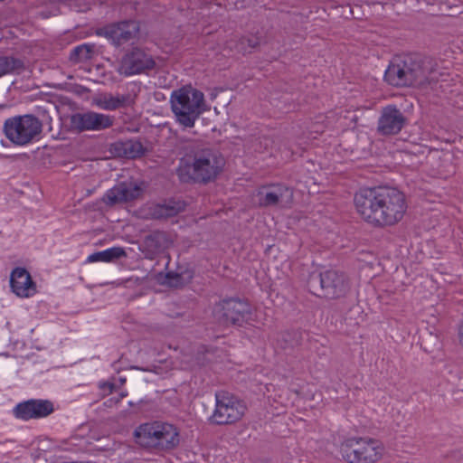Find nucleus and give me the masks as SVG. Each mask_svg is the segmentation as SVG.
I'll return each instance as SVG.
<instances>
[{
    "instance_id": "1",
    "label": "nucleus",
    "mask_w": 463,
    "mask_h": 463,
    "mask_svg": "<svg viewBox=\"0 0 463 463\" xmlns=\"http://www.w3.org/2000/svg\"><path fill=\"white\" fill-rule=\"evenodd\" d=\"M354 203L362 220L374 228L396 225L408 208L405 194L389 186L361 189L354 194Z\"/></svg>"
},
{
    "instance_id": "2",
    "label": "nucleus",
    "mask_w": 463,
    "mask_h": 463,
    "mask_svg": "<svg viewBox=\"0 0 463 463\" xmlns=\"http://www.w3.org/2000/svg\"><path fill=\"white\" fill-rule=\"evenodd\" d=\"M224 165L220 152L203 144H194L180 159L176 174L182 183L205 184L217 178Z\"/></svg>"
},
{
    "instance_id": "3",
    "label": "nucleus",
    "mask_w": 463,
    "mask_h": 463,
    "mask_svg": "<svg viewBox=\"0 0 463 463\" xmlns=\"http://www.w3.org/2000/svg\"><path fill=\"white\" fill-rule=\"evenodd\" d=\"M437 63L431 57L407 54L394 58L384 79L392 86H424L437 80Z\"/></svg>"
},
{
    "instance_id": "4",
    "label": "nucleus",
    "mask_w": 463,
    "mask_h": 463,
    "mask_svg": "<svg viewBox=\"0 0 463 463\" xmlns=\"http://www.w3.org/2000/svg\"><path fill=\"white\" fill-rule=\"evenodd\" d=\"M134 437L139 446L156 452H169L180 444L178 428L162 420L140 424L135 430Z\"/></svg>"
},
{
    "instance_id": "5",
    "label": "nucleus",
    "mask_w": 463,
    "mask_h": 463,
    "mask_svg": "<svg viewBox=\"0 0 463 463\" xmlns=\"http://www.w3.org/2000/svg\"><path fill=\"white\" fill-rule=\"evenodd\" d=\"M170 106L175 122L183 129L192 128L205 111L204 95L193 86L185 85L172 91Z\"/></svg>"
},
{
    "instance_id": "6",
    "label": "nucleus",
    "mask_w": 463,
    "mask_h": 463,
    "mask_svg": "<svg viewBox=\"0 0 463 463\" xmlns=\"http://www.w3.org/2000/svg\"><path fill=\"white\" fill-rule=\"evenodd\" d=\"M383 444L370 437L345 438L339 447L342 458L347 463H376L384 454Z\"/></svg>"
},
{
    "instance_id": "7",
    "label": "nucleus",
    "mask_w": 463,
    "mask_h": 463,
    "mask_svg": "<svg viewBox=\"0 0 463 463\" xmlns=\"http://www.w3.org/2000/svg\"><path fill=\"white\" fill-rule=\"evenodd\" d=\"M43 131V123L35 116L26 114L7 118L4 123L6 138L15 146H26L38 140Z\"/></svg>"
},
{
    "instance_id": "8",
    "label": "nucleus",
    "mask_w": 463,
    "mask_h": 463,
    "mask_svg": "<svg viewBox=\"0 0 463 463\" xmlns=\"http://www.w3.org/2000/svg\"><path fill=\"white\" fill-rule=\"evenodd\" d=\"M317 286H319L320 292H314V294L329 299L343 298L350 289L347 276L334 269L321 272L317 277H311L308 281L309 288L316 290Z\"/></svg>"
},
{
    "instance_id": "9",
    "label": "nucleus",
    "mask_w": 463,
    "mask_h": 463,
    "mask_svg": "<svg viewBox=\"0 0 463 463\" xmlns=\"http://www.w3.org/2000/svg\"><path fill=\"white\" fill-rule=\"evenodd\" d=\"M215 409L211 417L218 425L232 424L239 421L246 412L245 403L234 395L222 391L215 394Z\"/></svg>"
},
{
    "instance_id": "10",
    "label": "nucleus",
    "mask_w": 463,
    "mask_h": 463,
    "mask_svg": "<svg viewBox=\"0 0 463 463\" xmlns=\"http://www.w3.org/2000/svg\"><path fill=\"white\" fill-rule=\"evenodd\" d=\"M214 314L225 325H241L250 318L251 306L245 300L225 299L216 305Z\"/></svg>"
},
{
    "instance_id": "11",
    "label": "nucleus",
    "mask_w": 463,
    "mask_h": 463,
    "mask_svg": "<svg viewBox=\"0 0 463 463\" xmlns=\"http://www.w3.org/2000/svg\"><path fill=\"white\" fill-rule=\"evenodd\" d=\"M156 61L144 50L135 47L121 59L118 72L125 76L146 73L154 69Z\"/></svg>"
},
{
    "instance_id": "12",
    "label": "nucleus",
    "mask_w": 463,
    "mask_h": 463,
    "mask_svg": "<svg viewBox=\"0 0 463 463\" xmlns=\"http://www.w3.org/2000/svg\"><path fill=\"white\" fill-rule=\"evenodd\" d=\"M257 196L261 207L288 208L293 201V191L283 184L264 185L259 189Z\"/></svg>"
},
{
    "instance_id": "13",
    "label": "nucleus",
    "mask_w": 463,
    "mask_h": 463,
    "mask_svg": "<svg viewBox=\"0 0 463 463\" xmlns=\"http://www.w3.org/2000/svg\"><path fill=\"white\" fill-rule=\"evenodd\" d=\"M113 123V116L94 111L75 113L71 117V128L79 132L104 130L110 128Z\"/></svg>"
},
{
    "instance_id": "14",
    "label": "nucleus",
    "mask_w": 463,
    "mask_h": 463,
    "mask_svg": "<svg viewBox=\"0 0 463 463\" xmlns=\"http://www.w3.org/2000/svg\"><path fill=\"white\" fill-rule=\"evenodd\" d=\"M139 33V24L134 20H126L109 24L99 30V35L105 36L116 46L135 39Z\"/></svg>"
},
{
    "instance_id": "15",
    "label": "nucleus",
    "mask_w": 463,
    "mask_h": 463,
    "mask_svg": "<svg viewBox=\"0 0 463 463\" xmlns=\"http://www.w3.org/2000/svg\"><path fill=\"white\" fill-rule=\"evenodd\" d=\"M142 187L135 182H121L109 189L102 197L108 206L133 202L141 197Z\"/></svg>"
},
{
    "instance_id": "16",
    "label": "nucleus",
    "mask_w": 463,
    "mask_h": 463,
    "mask_svg": "<svg viewBox=\"0 0 463 463\" xmlns=\"http://www.w3.org/2000/svg\"><path fill=\"white\" fill-rule=\"evenodd\" d=\"M405 124V117L395 106H387L382 109L378 119L377 131L383 136L398 134Z\"/></svg>"
},
{
    "instance_id": "17",
    "label": "nucleus",
    "mask_w": 463,
    "mask_h": 463,
    "mask_svg": "<svg viewBox=\"0 0 463 463\" xmlns=\"http://www.w3.org/2000/svg\"><path fill=\"white\" fill-rule=\"evenodd\" d=\"M52 411V403L43 400H29L17 404L14 409V416L23 420L43 418Z\"/></svg>"
},
{
    "instance_id": "18",
    "label": "nucleus",
    "mask_w": 463,
    "mask_h": 463,
    "mask_svg": "<svg viewBox=\"0 0 463 463\" xmlns=\"http://www.w3.org/2000/svg\"><path fill=\"white\" fill-rule=\"evenodd\" d=\"M13 292L20 298H30L36 293V285L24 268H15L10 277Z\"/></svg>"
},
{
    "instance_id": "19",
    "label": "nucleus",
    "mask_w": 463,
    "mask_h": 463,
    "mask_svg": "<svg viewBox=\"0 0 463 463\" xmlns=\"http://www.w3.org/2000/svg\"><path fill=\"white\" fill-rule=\"evenodd\" d=\"M134 103L135 97L129 93L116 96L111 93H101L93 99V104L101 109L109 111L128 107Z\"/></svg>"
},
{
    "instance_id": "20",
    "label": "nucleus",
    "mask_w": 463,
    "mask_h": 463,
    "mask_svg": "<svg viewBox=\"0 0 463 463\" xmlns=\"http://www.w3.org/2000/svg\"><path fill=\"white\" fill-rule=\"evenodd\" d=\"M260 44V39L258 36L251 35L250 37L233 36L226 42L223 48L224 51L236 53H249Z\"/></svg>"
},
{
    "instance_id": "21",
    "label": "nucleus",
    "mask_w": 463,
    "mask_h": 463,
    "mask_svg": "<svg viewBox=\"0 0 463 463\" xmlns=\"http://www.w3.org/2000/svg\"><path fill=\"white\" fill-rule=\"evenodd\" d=\"M184 208V202L170 200L163 203L153 204L149 208V214L153 219H165L177 215Z\"/></svg>"
},
{
    "instance_id": "22",
    "label": "nucleus",
    "mask_w": 463,
    "mask_h": 463,
    "mask_svg": "<svg viewBox=\"0 0 463 463\" xmlns=\"http://www.w3.org/2000/svg\"><path fill=\"white\" fill-rule=\"evenodd\" d=\"M116 154L119 156H125L128 158H136L144 154V146L141 142L137 140H126L116 142L113 145Z\"/></svg>"
},
{
    "instance_id": "23",
    "label": "nucleus",
    "mask_w": 463,
    "mask_h": 463,
    "mask_svg": "<svg viewBox=\"0 0 463 463\" xmlns=\"http://www.w3.org/2000/svg\"><path fill=\"white\" fill-rule=\"evenodd\" d=\"M127 257V252L122 247H112L102 251H97L90 254L88 262H112L121 258Z\"/></svg>"
},
{
    "instance_id": "24",
    "label": "nucleus",
    "mask_w": 463,
    "mask_h": 463,
    "mask_svg": "<svg viewBox=\"0 0 463 463\" xmlns=\"http://www.w3.org/2000/svg\"><path fill=\"white\" fill-rule=\"evenodd\" d=\"M302 335L298 331H285L280 333L277 338V345L281 349H292L300 345Z\"/></svg>"
},
{
    "instance_id": "25",
    "label": "nucleus",
    "mask_w": 463,
    "mask_h": 463,
    "mask_svg": "<svg viewBox=\"0 0 463 463\" xmlns=\"http://www.w3.org/2000/svg\"><path fill=\"white\" fill-rule=\"evenodd\" d=\"M23 68L22 60L13 56H0V78L6 74L18 72Z\"/></svg>"
},
{
    "instance_id": "26",
    "label": "nucleus",
    "mask_w": 463,
    "mask_h": 463,
    "mask_svg": "<svg viewBox=\"0 0 463 463\" xmlns=\"http://www.w3.org/2000/svg\"><path fill=\"white\" fill-rule=\"evenodd\" d=\"M93 54V48L88 44H82L75 47L71 54L70 61L74 63L82 62L90 60Z\"/></svg>"
},
{
    "instance_id": "27",
    "label": "nucleus",
    "mask_w": 463,
    "mask_h": 463,
    "mask_svg": "<svg viewBox=\"0 0 463 463\" xmlns=\"http://www.w3.org/2000/svg\"><path fill=\"white\" fill-rule=\"evenodd\" d=\"M144 244L146 247H155L156 249L158 248L156 235L146 236L144 240Z\"/></svg>"
},
{
    "instance_id": "28",
    "label": "nucleus",
    "mask_w": 463,
    "mask_h": 463,
    "mask_svg": "<svg viewBox=\"0 0 463 463\" xmlns=\"http://www.w3.org/2000/svg\"><path fill=\"white\" fill-rule=\"evenodd\" d=\"M100 388L103 390H109L111 392L114 388V385H113V383H103L100 385Z\"/></svg>"
},
{
    "instance_id": "29",
    "label": "nucleus",
    "mask_w": 463,
    "mask_h": 463,
    "mask_svg": "<svg viewBox=\"0 0 463 463\" xmlns=\"http://www.w3.org/2000/svg\"><path fill=\"white\" fill-rule=\"evenodd\" d=\"M458 339H459L460 345L463 346V320H462V323H461V326H460L459 331H458Z\"/></svg>"
}]
</instances>
